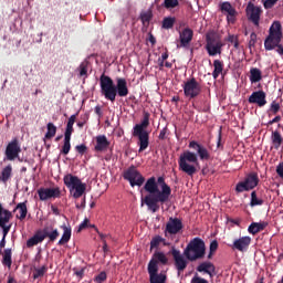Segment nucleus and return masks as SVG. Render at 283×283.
I'll return each instance as SVG.
<instances>
[{"mask_svg":"<svg viewBox=\"0 0 283 283\" xmlns=\"http://www.w3.org/2000/svg\"><path fill=\"white\" fill-rule=\"evenodd\" d=\"M145 191H147V196L142 199V207L143 205L147 206L148 211L151 213H156L160 206L165 205L169 200V196H171V188L165 182V178L159 177L156 182V177H150L145 186Z\"/></svg>","mask_w":283,"mask_h":283,"instance_id":"obj_1","label":"nucleus"},{"mask_svg":"<svg viewBox=\"0 0 283 283\" xmlns=\"http://www.w3.org/2000/svg\"><path fill=\"white\" fill-rule=\"evenodd\" d=\"M101 93L106 101L114 103L116 101V94L120 97H125L129 94V88H127V80L123 77H117L116 85L114 80L107 75H102L99 78Z\"/></svg>","mask_w":283,"mask_h":283,"instance_id":"obj_2","label":"nucleus"},{"mask_svg":"<svg viewBox=\"0 0 283 283\" xmlns=\"http://www.w3.org/2000/svg\"><path fill=\"white\" fill-rule=\"evenodd\" d=\"M147 127H149L148 116H145L140 124L134 126L133 136L138 138L137 145L139 147V154L149 147V132H147Z\"/></svg>","mask_w":283,"mask_h":283,"instance_id":"obj_3","label":"nucleus"},{"mask_svg":"<svg viewBox=\"0 0 283 283\" xmlns=\"http://www.w3.org/2000/svg\"><path fill=\"white\" fill-rule=\"evenodd\" d=\"M198 155L192 151H185L179 157V169L187 174V176H193L198 171Z\"/></svg>","mask_w":283,"mask_h":283,"instance_id":"obj_4","label":"nucleus"},{"mask_svg":"<svg viewBox=\"0 0 283 283\" xmlns=\"http://www.w3.org/2000/svg\"><path fill=\"white\" fill-rule=\"evenodd\" d=\"M63 180L71 196L75 199L81 198L87 189V185L83 184L78 177L72 174L65 175Z\"/></svg>","mask_w":283,"mask_h":283,"instance_id":"obj_5","label":"nucleus"},{"mask_svg":"<svg viewBox=\"0 0 283 283\" xmlns=\"http://www.w3.org/2000/svg\"><path fill=\"white\" fill-rule=\"evenodd\" d=\"M184 255L187 258V260H190V262L205 258V241H202L200 238H195L184 250Z\"/></svg>","mask_w":283,"mask_h":283,"instance_id":"obj_6","label":"nucleus"},{"mask_svg":"<svg viewBox=\"0 0 283 283\" xmlns=\"http://www.w3.org/2000/svg\"><path fill=\"white\" fill-rule=\"evenodd\" d=\"M282 41V24L280 21H274L270 28V33L264 41L265 50H275Z\"/></svg>","mask_w":283,"mask_h":283,"instance_id":"obj_7","label":"nucleus"},{"mask_svg":"<svg viewBox=\"0 0 283 283\" xmlns=\"http://www.w3.org/2000/svg\"><path fill=\"white\" fill-rule=\"evenodd\" d=\"M224 44L222 43V40H220V36L214 32H209L207 34V44L206 49L209 54V56H216L218 54H222V46Z\"/></svg>","mask_w":283,"mask_h":283,"instance_id":"obj_8","label":"nucleus"},{"mask_svg":"<svg viewBox=\"0 0 283 283\" xmlns=\"http://www.w3.org/2000/svg\"><path fill=\"white\" fill-rule=\"evenodd\" d=\"M262 12V7L255 6L253 2H249L245 8V17L248 21H250V23H253L255 28H260Z\"/></svg>","mask_w":283,"mask_h":283,"instance_id":"obj_9","label":"nucleus"},{"mask_svg":"<svg viewBox=\"0 0 283 283\" xmlns=\"http://www.w3.org/2000/svg\"><path fill=\"white\" fill-rule=\"evenodd\" d=\"M124 178L125 180H128L132 187H143V184L145 182V177L134 167L125 171Z\"/></svg>","mask_w":283,"mask_h":283,"instance_id":"obj_10","label":"nucleus"},{"mask_svg":"<svg viewBox=\"0 0 283 283\" xmlns=\"http://www.w3.org/2000/svg\"><path fill=\"white\" fill-rule=\"evenodd\" d=\"M258 175L251 174L245 178L244 181H241L237 185L235 191H238V193H242L243 191H251V189H255V187H258Z\"/></svg>","mask_w":283,"mask_h":283,"instance_id":"obj_11","label":"nucleus"},{"mask_svg":"<svg viewBox=\"0 0 283 283\" xmlns=\"http://www.w3.org/2000/svg\"><path fill=\"white\" fill-rule=\"evenodd\" d=\"M201 92L200 83L196 78L187 81L184 85V94L187 98H196Z\"/></svg>","mask_w":283,"mask_h":283,"instance_id":"obj_12","label":"nucleus"},{"mask_svg":"<svg viewBox=\"0 0 283 283\" xmlns=\"http://www.w3.org/2000/svg\"><path fill=\"white\" fill-rule=\"evenodd\" d=\"M38 196L40 200L45 201L52 198H59L61 196V189L59 187L55 188H40L38 190Z\"/></svg>","mask_w":283,"mask_h":283,"instance_id":"obj_13","label":"nucleus"},{"mask_svg":"<svg viewBox=\"0 0 283 283\" xmlns=\"http://www.w3.org/2000/svg\"><path fill=\"white\" fill-rule=\"evenodd\" d=\"M19 154H21V146L19 145V140L13 139L8 144L6 149L7 160H15V158H19Z\"/></svg>","mask_w":283,"mask_h":283,"instance_id":"obj_14","label":"nucleus"},{"mask_svg":"<svg viewBox=\"0 0 283 283\" xmlns=\"http://www.w3.org/2000/svg\"><path fill=\"white\" fill-rule=\"evenodd\" d=\"M171 253H172V258L175 260V266L178 273H182V271L187 269V264H188L187 259L182 253L179 252V250L172 249Z\"/></svg>","mask_w":283,"mask_h":283,"instance_id":"obj_15","label":"nucleus"},{"mask_svg":"<svg viewBox=\"0 0 283 283\" xmlns=\"http://www.w3.org/2000/svg\"><path fill=\"white\" fill-rule=\"evenodd\" d=\"M219 8L223 14H227L228 23H233V21H235V14H238V11H235V8L231 6V2H221Z\"/></svg>","mask_w":283,"mask_h":283,"instance_id":"obj_16","label":"nucleus"},{"mask_svg":"<svg viewBox=\"0 0 283 283\" xmlns=\"http://www.w3.org/2000/svg\"><path fill=\"white\" fill-rule=\"evenodd\" d=\"M193 40V30L186 28L179 31V41L180 45L177 48H189V43Z\"/></svg>","mask_w":283,"mask_h":283,"instance_id":"obj_17","label":"nucleus"},{"mask_svg":"<svg viewBox=\"0 0 283 283\" xmlns=\"http://www.w3.org/2000/svg\"><path fill=\"white\" fill-rule=\"evenodd\" d=\"M167 262H169V259L167 258V254H165V252H155L148 263V269L158 270V263L167 264Z\"/></svg>","mask_w":283,"mask_h":283,"instance_id":"obj_18","label":"nucleus"},{"mask_svg":"<svg viewBox=\"0 0 283 283\" xmlns=\"http://www.w3.org/2000/svg\"><path fill=\"white\" fill-rule=\"evenodd\" d=\"M12 219V212L10 210H6L3 206L0 203V227L1 229H12V223L10 220Z\"/></svg>","mask_w":283,"mask_h":283,"instance_id":"obj_19","label":"nucleus"},{"mask_svg":"<svg viewBox=\"0 0 283 283\" xmlns=\"http://www.w3.org/2000/svg\"><path fill=\"white\" fill-rule=\"evenodd\" d=\"M249 103L264 107L266 105V93L264 91L253 92L249 97Z\"/></svg>","mask_w":283,"mask_h":283,"instance_id":"obj_20","label":"nucleus"},{"mask_svg":"<svg viewBox=\"0 0 283 283\" xmlns=\"http://www.w3.org/2000/svg\"><path fill=\"white\" fill-rule=\"evenodd\" d=\"M250 245L251 237H241L239 239H235L232 244L233 249H235L237 251H241L242 253L244 251H248Z\"/></svg>","mask_w":283,"mask_h":283,"instance_id":"obj_21","label":"nucleus"},{"mask_svg":"<svg viewBox=\"0 0 283 283\" xmlns=\"http://www.w3.org/2000/svg\"><path fill=\"white\" fill-rule=\"evenodd\" d=\"M180 229H182V221L179 219L170 218L166 224V231L167 233H170V235H176Z\"/></svg>","mask_w":283,"mask_h":283,"instance_id":"obj_22","label":"nucleus"},{"mask_svg":"<svg viewBox=\"0 0 283 283\" xmlns=\"http://www.w3.org/2000/svg\"><path fill=\"white\" fill-rule=\"evenodd\" d=\"M148 274L150 283H165L167 281V275L158 273V270L154 268H148Z\"/></svg>","mask_w":283,"mask_h":283,"instance_id":"obj_23","label":"nucleus"},{"mask_svg":"<svg viewBox=\"0 0 283 283\" xmlns=\"http://www.w3.org/2000/svg\"><path fill=\"white\" fill-rule=\"evenodd\" d=\"M96 145L94 147L95 151H107L109 147V140H107V136L99 135L95 137Z\"/></svg>","mask_w":283,"mask_h":283,"instance_id":"obj_24","label":"nucleus"},{"mask_svg":"<svg viewBox=\"0 0 283 283\" xmlns=\"http://www.w3.org/2000/svg\"><path fill=\"white\" fill-rule=\"evenodd\" d=\"M197 271L199 273H207L210 277L216 275V266L211 262H203L198 265Z\"/></svg>","mask_w":283,"mask_h":283,"instance_id":"obj_25","label":"nucleus"},{"mask_svg":"<svg viewBox=\"0 0 283 283\" xmlns=\"http://www.w3.org/2000/svg\"><path fill=\"white\" fill-rule=\"evenodd\" d=\"M43 240H45V233L43 231H39L27 241V247L31 249V247H36V244H41Z\"/></svg>","mask_w":283,"mask_h":283,"instance_id":"obj_26","label":"nucleus"},{"mask_svg":"<svg viewBox=\"0 0 283 283\" xmlns=\"http://www.w3.org/2000/svg\"><path fill=\"white\" fill-rule=\"evenodd\" d=\"M61 229H63L62 238L59 241L60 245L67 244L72 238V228L70 226H61Z\"/></svg>","mask_w":283,"mask_h":283,"instance_id":"obj_27","label":"nucleus"},{"mask_svg":"<svg viewBox=\"0 0 283 283\" xmlns=\"http://www.w3.org/2000/svg\"><path fill=\"white\" fill-rule=\"evenodd\" d=\"M266 229V222H253L249 226L248 231L252 235H255V233H260V231H264Z\"/></svg>","mask_w":283,"mask_h":283,"instance_id":"obj_28","label":"nucleus"},{"mask_svg":"<svg viewBox=\"0 0 283 283\" xmlns=\"http://www.w3.org/2000/svg\"><path fill=\"white\" fill-rule=\"evenodd\" d=\"M250 81L251 83H260V81H262V71H260V69H251Z\"/></svg>","mask_w":283,"mask_h":283,"instance_id":"obj_29","label":"nucleus"},{"mask_svg":"<svg viewBox=\"0 0 283 283\" xmlns=\"http://www.w3.org/2000/svg\"><path fill=\"white\" fill-rule=\"evenodd\" d=\"M74 123H76V115H71L69 118V122L66 124V129H65L64 135L72 136V134L74 132Z\"/></svg>","mask_w":283,"mask_h":283,"instance_id":"obj_30","label":"nucleus"},{"mask_svg":"<svg viewBox=\"0 0 283 283\" xmlns=\"http://www.w3.org/2000/svg\"><path fill=\"white\" fill-rule=\"evenodd\" d=\"M12 177V166L11 165H8V166H6L3 169H2V171H1V174H0V180L2 181V182H6L9 178H11Z\"/></svg>","mask_w":283,"mask_h":283,"instance_id":"obj_31","label":"nucleus"},{"mask_svg":"<svg viewBox=\"0 0 283 283\" xmlns=\"http://www.w3.org/2000/svg\"><path fill=\"white\" fill-rule=\"evenodd\" d=\"M70 140H72V135H64V144L61 150L64 156H67V154H70V149H72Z\"/></svg>","mask_w":283,"mask_h":283,"instance_id":"obj_32","label":"nucleus"},{"mask_svg":"<svg viewBox=\"0 0 283 283\" xmlns=\"http://www.w3.org/2000/svg\"><path fill=\"white\" fill-rule=\"evenodd\" d=\"M213 67H214V70L212 72V76H213V78H218V76H220V74H222L223 64L220 60H214Z\"/></svg>","mask_w":283,"mask_h":283,"instance_id":"obj_33","label":"nucleus"},{"mask_svg":"<svg viewBox=\"0 0 283 283\" xmlns=\"http://www.w3.org/2000/svg\"><path fill=\"white\" fill-rule=\"evenodd\" d=\"M46 133L44 136V139L50 140L51 138H54L56 136V127L54 126L53 123H49L46 125Z\"/></svg>","mask_w":283,"mask_h":283,"instance_id":"obj_34","label":"nucleus"},{"mask_svg":"<svg viewBox=\"0 0 283 283\" xmlns=\"http://www.w3.org/2000/svg\"><path fill=\"white\" fill-rule=\"evenodd\" d=\"M10 233V228H1L0 227V249L6 247V235Z\"/></svg>","mask_w":283,"mask_h":283,"instance_id":"obj_35","label":"nucleus"},{"mask_svg":"<svg viewBox=\"0 0 283 283\" xmlns=\"http://www.w3.org/2000/svg\"><path fill=\"white\" fill-rule=\"evenodd\" d=\"M175 23H176V18H172V17L165 18L163 21V28L164 30H171Z\"/></svg>","mask_w":283,"mask_h":283,"instance_id":"obj_36","label":"nucleus"},{"mask_svg":"<svg viewBox=\"0 0 283 283\" xmlns=\"http://www.w3.org/2000/svg\"><path fill=\"white\" fill-rule=\"evenodd\" d=\"M180 4V2L178 0H164V8H166V10H174V8H178V6Z\"/></svg>","mask_w":283,"mask_h":283,"instance_id":"obj_37","label":"nucleus"},{"mask_svg":"<svg viewBox=\"0 0 283 283\" xmlns=\"http://www.w3.org/2000/svg\"><path fill=\"white\" fill-rule=\"evenodd\" d=\"M17 209L20 213L19 219L24 220L25 216H28V206H25V203H19Z\"/></svg>","mask_w":283,"mask_h":283,"instance_id":"obj_38","label":"nucleus"},{"mask_svg":"<svg viewBox=\"0 0 283 283\" xmlns=\"http://www.w3.org/2000/svg\"><path fill=\"white\" fill-rule=\"evenodd\" d=\"M272 143H273L275 149H277L282 145V135H280V133H277V132H274L272 134Z\"/></svg>","mask_w":283,"mask_h":283,"instance_id":"obj_39","label":"nucleus"},{"mask_svg":"<svg viewBox=\"0 0 283 283\" xmlns=\"http://www.w3.org/2000/svg\"><path fill=\"white\" fill-rule=\"evenodd\" d=\"M197 153L201 160H209V150H207V148L198 146Z\"/></svg>","mask_w":283,"mask_h":283,"instance_id":"obj_40","label":"nucleus"},{"mask_svg":"<svg viewBox=\"0 0 283 283\" xmlns=\"http://www.w3.org/2000/svg\"><path fill=\"white\" fill-rule=\"evenodd\" d=\"M263 202L264 201L262 199L258 198V195L255 193V191L251 192V202H250L251 207H258L260 205H263Z\"/></svg>","mask_w":283,"mask_h":283,"instance_id":"obj_41","label":"nucleus"},{"mask_svg":"<svg viewBox=\"0 0 283 283\" xmlns=\"http://www.w3.org/2000/svg\"><path fill=\"white\" fill-rule=\"evenodd\" d=\"M45 271H48V268H45V265L35 269L34 273H33V277L34 280L39 279V277H43V275H45Z\"/></svg>","mask_w":283,"mask_h":283,"instance_id":"obj_42","label":"nucleus"},{"mask_svg":"<svg viewBox=\"0 0 283 283\" xmlns=\"http://www.w3.org/2000/svg\"><path fill=\"white\" fill-rule=\"evenodd\" d=\"M277 1L280 0H261V3L263 4L264 10H271Z\"/></svg>","mask_w":283,"mask_h":283,"instance_id":"obj_43","label":"nucleus"},{"mask_svg":"<svg viewBox=\"0 0 283 283\" xmlns=\"http://www.w3.org/2000/svg\"><path fill=\"white\" fill-rule=\"evenodd\" d=\"M3 264L4 266H12V254L10 253V251L4 252Z\"/></svg>","mask_w":283,"mask_h":283,"instance_id":"obj_44","label":"nucleus"},{"mask_svg":"<svg viewBox=\"0 0 283 283\" xmlns=\"http://www.w3.org/2000/svg\"><path fill=\"white\" fill-rule=\"evenodd\" d=\"M45 233V238H49V240H51V242H54V240H56V238H59V230H53L52 232H43Z\"/></svg>","mask_w":283,"mask_h":283,"instance_id":"obj_45","label":"nucleus"},{"mask_svg":"<svg viewBox=\"0 0 283 283\" xmlns=\"http://www.w3.org/2000/svg\"><path fill=\"white\" fill-rule=\"evenodd\" d=\"M80 76H87V62H82L78 66Z\"/></svg>","mask_w":283,"mask_h":283,"instance_id":"obj_46","label":"nucleus"},{"mask_svg":"<svg viewBox=\"0 0 283 283\" xmlns=\"http://www.w3.org/2000/svg\"><path fill=\"white\" fill-rule=\"evenodd\" d=\"M160 242H163V238L160 237H155L151 241H150V249H156V247H158L160 244Z\"/></svg>","mask_w":283,"mask_h":283,"instance_id":"obj_47","label":"nucleus"},{"mask_svg":"<svg viewBox=\"0 0 283 283\" xmlns=\"http://www.w3.org/2000/svg\"><path fill=\"white\" fill-rule=\"evenodd\" d=\"M105 280H107V274L105 272L99 273L95 277V282H97V283H103V282H105Z\"/></svg>","mask_w":283,"mask_h":283,"instance_id":"obj_48","label":"nucleus"},{"mask_svg":"<svg viewBox=\"0 0 283 283\" xmlns=\"http://www.w3.org/2000/svg\"><path fill=\"white\" fill-rule=\"evenodd\" d=\"M218 251V241H212L210 243V254L209 258H211V253H216Z\"/></svg>","mask_w":283,"mask_h":283,"instance_id":"obj_49","label":"nucleus"},{"mask_svg":"<svg viewBox=\"0 0 283 283\" xmlns=\"http://www.w3.org/2000/svg\"><path fill=\"white\" fill-rule=\"evenodd\" d=\"M191 283H209V281H208V280H205V279H202V277H200V276H198V275H195V276L192 277V280H191Z\"/></svg>","mask_w":283,"mask_h":283,"instance_id":"obj_50","label":"nucleus"},{"mask_svg":"<svg viewBox=\"0 0 283 283\" xmlns=\"http://www.w3.org/2000/svg\"><path fill=\"white\" fill-rule=\"evenodd\" d=\"M75 149L78 154H85L87 151V146H85V144L77 145Z\"/></svg>","mask_w":283,"mask_h":283,"instance_id":"obj_51","label":"nucleus"},{"mask_svg":"<svg viewBox=\"0 0 283 283\" xmlns=\"http://www.w3.org/2000/svg\"><path fill=\"white\" fill-rule=\"evenodd\" d=\"M276 174H277V176H280V178H283V163L277 165Z\"/></svg>","mask_w":283,"mask_h":283,"instance_id":"obj_52","label":"nucleus"},{"mask_svg":"<svg viewBox=\"0 0 283 283\" xmlns=\"http://www.w3.org/2000/svg\"><path fill=\"white\" fill-rule=\"evenodd\" d=\"M87 224H90V220L84 219V221L78 227V231H83V229H87Z\"/></svg>","mask_w":283,"mask_h":283,"instance_id":"obj_53","label":"nucleus"},{"mask_svg":"<svg viewBox=\"0 0 283 283\" xmlns=\"http://www.w3.org/2000/svg\"><path fill=\"white\" fill-rule=\"evenodd\" d=\"M271 109L272 112H274V114H277V112H280V104L273 102L271 105Z\"/></svg>","mask_w":283,"mask_h":283,"instance_id":"obj_54","label":"nucleus"},{"mask_svg":"<svg viewBox=\"0 0 283 283\" xmlns=\"http://www.w3.org/2000/svg\"><path fill=\"white\" fill-rule=\"evenodd\" d=\"M256 39H258V35L255 33H251L249 44L250 45H255Z\"/></svg>","mask_w":283,"mask_h":283,"instance_id":"obj_55","label":"nucleus"},{"mask_svg":"<svg viewBox=\"0 0 283 283\" xmlns=\"http://www.w3.org/2000/svg\"><path fill=\"white\" fill-rule=\"evenodd\" d=\"M165 136H167V128H163L159 133L160 140H165Z\"/></svg>","mask_w":283,"mask_h":283,"instance_id":"obj_56","label":"nucleus"},{"mask_svg":"<svg viewBox=\"0 0 283 283\" xmlns=\"http://www.w3.org/2000/svg\"><path fill=\"white\" fill-rule=\"evenodd\" d=\"M189 147L191 149H197V151H198V147H201V146L196 142H190Z\"/></svg>","mask_w":283,"mask_h":283,"instance_id":"obj_57","label":"nucleus"},{"mask_svg":"<svg viewBox=\"0 0 283 283\" xmlns=\"http://www.w3.org/2000/svg\"><path fill=\"white\" fill-rule=\"evenodd\" d=\"M76 209H85V198L82 200L81 205L76 203Z\"/></svg>","mask_w":283,"mask_h":283,"instance_id":"obj_58","label":"nucleus"},{"mask_svg":"<svg viewBox=\"0 0 283 283\" xmlns=\"http://www.w3.org/2000/svg\"><path fill=\"white\" fill-rule=\"evenodd\" d=\"M142 21L145 23V22H147V21H149V14L148 13H144L143 15H142Z\"/></svg>","mask_w":283,"mask_h":283,"instance_id":"obj_59","label":"nucleus"},{"mask_svg":"<svg viewBox=\"0 0 283 283\" xmlns=\"http://www.w3.org/2000/svg\"><path fill=\"white\" fill-rule=\"evenodd\" d=\"M167 59H169V54L163 53V54H161V59H159V60H160V61H167Z\"/></svg>","mask_w":283,"mask_h":283,"instance_id":"obj_60","label":"nucleus"},{"mask_svg":"<svg viewBox=\"0 0 283 283\" xmlns=\"http://www.w3.org/2000/svg\"><path fill=\"white\" fill-rule=\"evenodd\" d=\"M280 116L274 117L271 122L270 125H273V123H279Z\"/></svg>","mask_w":283,"mask_h":283,"instance_id":"obj_61","label":"nucleus"},{"mask_svg":"<svg viewBox=\"0 0 283 283\" xmlns=\"http://www.w3.org/2000/svg\"><path fill=\"white\" fill-rule=\"evenodd\" d=\"M277 54H281L283 56V46L280 45L276 50Z\"/></svg>","mask_w":283,"mask_h":283,"instance_id":"obj_62","label":"nucleus"},{"mask_svg":"<svg viewBox=\"0 0 283 283\" xmlns=\"http://www.w3.org/2000/svg\"><path fill=\"white\" fill-rule=\"evenodd\" d=\"M8 283H17V281L14 280V277L9 276V279H8Z\"/></svg>","mask_w":283,"mask_h":283,"instance_id":"obj_63","label":"nucleus"},{"mask_svg":"<svg viewBox=\"0 0 283 283\" xmlns=\"http://www.w3.org/2000/svg\"><path fill=\"white\" fill-rule=\"evenodd\" d=\"M149 41H150V43H153V45H154V43H156V38H154V35H150V36H149Z\"/></svg>","mask_w":283,"mask_h":283,"instance_id":"obj_64","label":"nucleus"}]
</instances>
